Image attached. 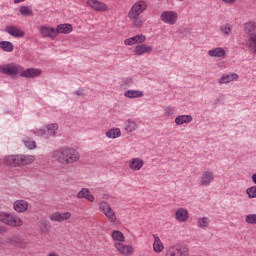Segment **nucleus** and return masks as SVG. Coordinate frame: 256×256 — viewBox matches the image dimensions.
Masks as SVG:
<instances>
[{
	"mask_svg": "<svg viewBox=\"0 0 256 256\" xmlns=\"http://www.w3.org/2000/svg\"><path fill=\"white\" fill-rule=\"evenodd\" d=\"M0 73H3V75H8L9 77L20 75V77H24L25 79H34V77H39L42 71L38 68H28L23 70L21 65L9 63L0 65Z\"/></svg>",
	"mask_w": 256,
	"mask_h": 256,
	"instance_id": "nucleus-1",
	"label": "nucleus"
},
{
	"mask_svg": "<svg viewBox=\"0 0 256 256\" xmlns=\"http://www.w3.org/2000/svg\"><path fill=\"white\" fill-rule=\"evenodd\" d=\"M52 159L60 165H73L81 159L79 151L73 147L64 146L52 152Z\"/></svg>",
	"mask_w": 256,
	"mask_h": 256,
	"instance_id": "nucleus-2",
	"label": "nucleus"
},
{
	"mask_svg": "<svg viewBox=\"0 0 256 256\" xmlns=\"http://www.w3.org/2000/svg\"><path fill=\"white\" fill-rule=\"evenodd\" d=\"M35 161V156L33 155H11L5 157L6 165L11 167H21V165H31Z\"/></svg>",
	"mask_w": 256,
	"mask_h": 256,
	"instance_id": "nucleus-3",
	"label": "nucleus"
},
{
	"mask_svg": "<svg viewBox=\"0 0 256 256\" xmlns=\"http://www.w3.org/2000/svg\"><path fill=\"white\" fill-rule=\"evenodd\" d=\"M0 222L8 227L23 226V220L19 216L3 211H0Z\"/></svg>",
	"mask_w": 256,
	"mask_h": 256,
	"instance_id": "nucleus-4",
	"label": "nucleus"
},
{
	"mask_svg": "<svg viewBox=\"0 0 256 256\" xmlns=\"http://www.w3.org/2000/svg\"><path fill=\"white\" fill-rule=\"evenodd\" d=\"M59 125L57 123L49 124L46 128L39 129L36 131L38 137H43L44 139H49L50 137H55L57 135V130Z\"/></svg>",
	"mask_w": 256,
	"mask_h": 256,
	"instance_id": "nucleus-5",
	"label": "nucleus"
},
{
	"mask_svg": "<svg viewBox=\"0 0 256 256\" xmlns=\"http://www.w3.org/2000/svg\"><path fill=\"white\" fill-rule=\"evenodd\" d=\"M100 211L105 215L109 223H116L117 222V215L113 208L107 203L106 201H102L99 206Z\"/></svg>",
	"mask_w": 256,
	"mask_h": 256,
	"instance_id": "nucleus-6",
	"label": "nucleus"
},
{
	"mask_svg": "<svg viewBox=\"0 0 256 256\" xmlns=\"http://www.w3.org/2000/svg\"><path fill=\"white\" fill-rule=\"evenodd\" d=\"M147 10V2L144 0L137 1L129 10L128 17H139L143 11Z\"/></svg>",
	"mask_w": 256,
	"mask_h": 256,
	"instance_id": "nucleus-7",
	"label": "nucleus"
},
{
	"mask_svg": "<svg viewBox=\"0 0 256 256\" xmlns=\"http://www.w3.org/2000/svg\"><path fill=\"white\" fill-rule=\"evenodd\" d=\"M160 19L166 25H175L177 19H179V15L173 10H168L161 13Z\"/></svg>",
	"mask_w": 256,
	"mask_h": 256,
	"instance_id": "nucleus-8",
	"label": "nucleus"
},
{
	"mask_svg": "<svg viewBox=\"0 0 256 256\" xmlns=\"http://www.w3.org/2000/svg\"><path fill=\"white\" fill-rule=\"evenodd\" d=\"M40 33L46 39H55L57 37L55 28L47 25L40 26Z\"/></svg>",
	"mask_w": 256,
	"mask_h": 256,
	"instance_id": "nucleus-9",
	"label": "nucleus"
},
{
	"mask_svg": "<svg viewBox=\"0 0 256 256\" xmlns=\"http://www.w3.org/2000/svg\"><path fill=\"white\" fill-rule=\"evenodd\" d=\"M50 221H54L55 223H61L63 221H67L68 219H71V214L69 212H64L61 214V212H54L49 216Z\"/></svg>",
	"mask_w": 256,
	"mask_h": 256,
	"instance_id": "nucleus-10",
	"label": "nucleus"
},
{
	"mask_svg": "<svg viewBox=\"0 0 256 256\" xmlns=\"http://www.w3.org/2000/svg\"><path fill=\"white\" fill-rule=\"evenodd\" d=\"M215 181V174L212 171H205L201 176L200 183L203 187H209Z\"/></svg>",
	"mask_w": 256,
	"mask_h": 256,
	"instance_id": "nucleus-11",
	"label": "nucleus"
},
{
	"mask_svg": "<svg viewBox=\"0 0 256 256\" xmlns=\"http://www.w3.org/2000/svg\"><path fill=\"white\" fill-rule=\"evenodd\" d=\"M114 247L115 249H117L119 253H121V255H124V256L132 255L134 251L133 246L125 245L121 242L115 243Z\"/></svg>",
	"mask_w": 256,
	"mask_h": 256,
	"instance_id": "nucleus-12",
	"label": "nucleus"
},
{
	"mask_svg": "<svg viewBox=\"0 0 256 256\" xmlns=\"http://www.w3.org/2000/svg\"><path fill=\"white\" fill-rule=\"evenodd\" d=\"M13 209L16 213H25L29 209V203L25 200H16L13 204Z\"/></svg>",
	"mask_w": 256,
	"mask_h": 256,
	"instance_id": "nucleus-13",
	"label": "nucleus"
},
{
	"mask_svg": "<svg viewBox=\"0 0 256 256\" xmlns=\"http://www.w3.org/2000/svg\"><path fill=\"white\" fill-rule=\"evenodd\" d=\"M77 199H86L90 203L95 201V197L91 194L88 188H82L76 195Z\"/></svg>",
	"mask_w": 256,
	"mask_h": 256,
	"instance_id": "nucleus-14",
	"label": "nucleus"
},
{
	"mask_svg": "<svg viewBox=\"0 0 256 256\" xmlns=\"http://www.w3.org/2000/svg\"><path fill=\"white\" fill-rule=\"evenodd\" d=\"M87 5L94 9V11H107V4L99 2L98 0H88Z\"/></svg>",
	"mask_w": 256,
	"mask_h": 256,
	"instance_id": "nucleus-15",
	"label": "nucleus"
},
{
	"mask_svg": "<svg viewBox=\"0 0 256 256\" xmlns=\"http://www.w3.org/2000/svg\"><path fill=\"white\" fill-rule=\"evenodd\" d=\"M6 31L11 37L22 38L25 37V32L16 26H7Z\"/></svg>",
	"mask_w": 256,
	"mask_h": 256,
	"instance_id": "nucleus-16",
	"label": "nucleus"
},
{
	"mask_svg": "<svg viewBox=\"0 0 256 256\" xmlns=\"http://www.w3.org/2000/svg\"><path fill=\"white\" fill-rule=\"evenodd\" d=\"M239 79V75L237 73L225 74L219 80V85H225L227 83H231V81H237Z\"/></svg>",
	"mask_w": 256,
	"mask_h": 256,
	"instance_id": "nucleus-17",
	"label": "nucleus"
},
{
	"mask_svg": "<svg viewBox=\"0 0 256 256\" xmlns=\"http://www.w3.org/2000/svg\"><path fill=\"white\" fill-rule=\"evenodd\" d=\"M175 217L177 221H180L181 223H185L189 219V212L185 208H179L175 212Z\"/></svg>",
	"mask_w": 256,
	"mask_h": 256,
	"instance_id": "nucleus-18",
	"label": "nucleus"
},
{
	"mask_svg": "<svg viewBox=\"0 0 256 256\" xmlns=\"http://www.w3.org/2000/svg\"><path fill=\"white\" fill-rule=\"evenodd\" d=\"M143 165H145V162H143V160L141 158H133L129 162V168L132 171H140V169L143 167Z\"/></svg>",
	"mask_w": 256,
	"mask_h": 256,
	"instance_id": "nucleus-19",
	"label": "nucleus"
},
{
	"mask_svg": "<svg viewBox=\"0 0 256 256\" xmlns=\"http://www.w3.org/2000/svg\"><path fill=\"white\" fill-rule=\"evenodd\" d=\"M135 43H145V35H135L124 41L125 45H135Z\"/></svg>",
	"mask_w": 256,
	"mask_h": 256,
	"instance_id": "nucleus-20",
	"label": "nucleus"
},
{
	"mask_svg": "<svg viewBox=\"0 0 256 256\" xmlns=\"http://www.w3.org/2000/svg\"><path fill=\"white\" fill-rule=\"evenodd\" d=\"M151 51H153V47L147 46V44H141L135 47L134 53H136L138 56H141L145 55V53H151Z\"/></svg>",
	"mask_w": 256,
	"mask_h": 256,
	"instance_id": "nucleus-21",
	"label": "nucleus"
},
{
	"mask_svg": "<svg viewBox=\"0 0 256 256\" xmlns=\"http://www.w3.org/2000/svg\"><path fill=\"white\" fill-rule=\"evenodd\" d=\"M56 31V37L59 33H63L64 35H67L73 31V26L71 24H60L55 28Z\"/></svg>",
	"mask_w": 256,
	"mask_h": 256,
	"instance_id": "nucleus-22",
	"label": "nucleus"
},
{
	"mask_svg": "<svg viewBox=\"0 0 256 256\" xmlns=\"http://www.w3.org/2000/svg\"><path fill=\"white\" fill-rule=\"evenodd\" d=\"M152 237L154 238L153 249L155 253H161L165 249L163 242H161V238L157 236V234H153Z\"/></svg>",
	"mask_w": 256,
	"mask_h": 256,
	"instance_id": "nucleus-23",
	"label": "nucleus"
},
{
	"mask_svg": "<svg viewBox=\"0 0 256 256\" xmlns=\"http://www.w3.org/2000/svg\"><path fill=\"white\" fill-rule=\"evenodd\" d=\"M191 121H193V116H191V115H179L175 118L174 123L176 125H184V123L189 124V123H191Z\"/></svg>",
	"mask_w": 256,
	"mask_h": 256,
	"instance_id": "nucleus-24",
	"label": "nucleus"
},
{
	"mask_svg": "<svg viewBox=\"0 0 256 256\" xmlns=\"http://www.w3.org/2000/svg\"><path fill=\"white\" fill-rule=\"evenodd\" d=\"M128 99H139V97H143V91L141 90H127L124 93Z\"/></svg>",
	"mask_w": 256,
	"mask_h": 256,
	"instance_id": "nucleus-25",
	"label": "nucleus"
},
{
	"mask_svg": "<svg viewBox=\"0 0 256 256\" xmlns=\"http://www.w3.org/2000/svg\"><path fill=\"white\" fill-rule=\"evenodd\" d=\"M209 57H225V49L218 47L208 51Z\"/></svg>",
	"mask_w": 256,
	"mask_h": 256,
	"instance_id": "nucleus-26",
	"label": "nucleus"
},
{
	"mask_svg": "<svg viewBox=\"0 0 256 256\" xmlns=\"http://www.w3.org/2000/svg\"><path fill=\"white\" fill-rule=\"evenodd\" d=\"M244 31L247 35H256V23L248 22L244 25Z\"/></svg>",
	"mask_w": 256,
	"mask_h": 256,
	"instance_id": "nucleus-27",
	"label": "nucleus"
},
{
	"mask_svg": "<svg viewBox=\"0 0 256 256\" xmlns=\"http://www.w3.org/2000/svg\"><path fill=\"white\" fill-rule=\"evenodd\" d=\"M121 135V130L119 128H111L106 132V137L108 139H117Z\"/></svg>",
	"mask_w": 256,
	"mask_h": 256,
	"instance_id": "nucleus-28",
	"label": "nucleus"
},
{
	"mask_svg": "<svg viewBox=\"0 0 256 256\" xmlns=\"http://www.w3.org/2000/svg\"><path fill=\"white\" fill-rule=\"evenodd\" d=\"M0 49L5 51L6 53H11V52H13L14 46H13V43H11L9 41H1Z\"/></svg>",
	"mask_w": 256,
	"mask_h": 256,
	"instance_id": "nucleus-29",
	"label": "nucleus"
},
{
	"mask_svg": "<svg viewBox=\"0 0 256 256\" xmlns=\"http://www.w3.org/2000/svg\"><path fill=\"white\" fill-rule=\"evenodd\" d=\"M19 12L23 17H33V9L30 6H21Z\"/></svg>",
	"mask_w": 256,
	"mask_h": 256,
	"instance_id": "nucleus-30",
	"label": "nucleus"
},
{
	"mask_svg": "<svg viewBox=\"0 0 256 256\" xmlns=\"http://www.w3.org/2000/svg\"><path fill=\"white\" fill-rule=\"evenodd\" d=\"M248 47L252 53H256V35H248Z\"/></svg>",
	"mask_w": 256,
	"mask_h": 256,
	"instance_id": "nucleus-31",
	"label": "nucleus"
},
{
	"mask_svg": "<svg viewBox=\"0 0 256 256\" xmlns=\"http://www.w3.org/2000/svg\"><path fill=\"white\" fill-rule=\"evenodd\" d=\"M111 237L113 241H119L120 243H123V241H125V235H123L122 232L119 230L113 231Z\"/></svg>",
	"mask_w": 256,
	"mask_h": 256,
	"instance_id": "nucleus-32",
	"label": "nucleus"
},
{
	"mask_svg": "<svg viewBox=\"0 0 256 256\" xmlns=\"http://www.w3.org/2000/svg\"><path fill=\"white\" fill-rule=\"evenodd\" d=\"M125 129L128 133H133L137 129V123L135 121L128 120L125 124Z\"/></svg>",
	"mask_w": 256,
	"mask_h": 256,
	"instance_id": "nucleus-33",
	"label": "nucleus"
},
{
	"mask_svg": "<svg viewBox=\"0 0 256 256\" xmlns=\"http://www.w3.org/2000/svg\"><path fill=\"white\" fill-rule=\"evenodd\" d=\"M197 223L200 229H207L209 227V219L207 217L198 218Z\"/></svg>",
	"mask_w": 256,
	"mask_h": 256,
	"instance_id": "nucleus-34",
	"label": "nucleus"
},
{
	"mask_svg": "<svg viewBox=\"0 0 256 256\" xmlns=\"http://www.w3.org/2000/svg\"><path fill=\"white\" fill-rule=\"evenodd\" d=\"M246 194L248 195L249 199L256 198V186H251L246 189Z\"/></svg>",
	"mask_w": 256,
	"mask_h": 256,
	"instance_id": "nucleus-35",
	"label": "nucleus"
},
{
	"mask_svg": "<svg viewBox=\"0 0 256 256\" xmlns=\"http://www.w3.org/2000/svg\"><path fill=\"white\" fill-rule=\"evenodd\" d=\"M246 223L248 225H256V214H249L245 217Z\"/></svg>",
	"mask_w": 256,
	"mask_h": 256,
	"instance_id": "nucleus-36",
	"label": "nucleus"
},
{
	"mask_svg": "<svg viewBox=\"0 0 256 256\" xmlns=\"http://www.w3.org/2000/svg\"><path fill=\"white\" fill-rule=\"evenodd\" d=\"M40 231H42V233H49V224H47V220L40 221Z\"/></svg>",
	"mask_w": 256,
	"mask_h": 256,
	"instance_id": "nucleus-37",
	"label": "nucleus"
},
{
	"mask_svg": "<svg viewBox=\"0 0 256 256\" xmlns=\"http://www.w3.org/2000/svg\"><path fill=\"white\" fill-rule=\"evenodd\" d=\"M220 31L221 33H223V35H227V36L231 35V25L225 24L220 28Z\"/></svg>",
	"mask_w": 256,
	"mask_h": 256,
	"instance_id": "nucleus-38",
	"label": "nucleus"
},
{
	"mask_svg": "<svg viewBox=\"0 0 256 256\" xmlns=\"http://www.w3.org/2000/svg\"><path fill=\"white\" fill-rule=\"evenodd\" d=\"M164 114L166 117H171V115H175V107L168 106L164 109Z\"/></svg>",
	"mask_w": 256,
	"mask_h": 256,
	"instance_id": "nucleus-39",
	"label": "nucleus"
},
{
	"mask_svg": "<svg viewBox=\"0 0 256 256\" xmlns=\"http://www.w3.org/2000/svg\"><path fill=\"white\" fill-rule=\"evenodd\" d=\"M129 19L133 20V24L136 27H141V25H143V21L141 20V17H139V16L129 17Z\"/></svg>",
	"mask_w": 256,
	"mask_h": 256,
	"instance_id": "nucleus-40",
	"label": "nucleus"
},
{
	"mask_svg": "<svg viewBox=\"0 0 256 256\" xmlns=\"http://www.w3.org/2000/svg\"><path fill=\"white\" fill-rule=\"evenodd\" d=\"M24 145L25 147H27L28 149H35L37 147V144L35 143V141L32 140H26L24 141Z\"/></svg>",
	"mask_w": 256,
	"mask_h": 256,
	"instance_id": "nucleus-41",
	"label": "nucleus"
},
{
	"mask_svg": "<svg viewBox=\"0 0 256 256\" xmlns=\"http://www.w3.org/2000/svg\"><path fill=\"white\" fill-rule=\"evenodd\" d=\"M74 94L77 95V97H83L85 95V89L80 88L77 91H75Z\"/></svg>",
	"mask_w": 256,
	"mask_h": 256,
	"instance_id": "nucleus-42",
	"label": "nucleus"
},
{
	"mask_svg": "<svg viewBox=\"0 0 256 256\" xmlns=\"http://www.w3.org/2000/svg\"><path fill=\"white\" fill-rule=\"evenodd\" d=\"M10 243H12V244H19V243H21V238H19V237L11 238L10 239Z\"/></svg>",
	"mask_w": 256,
	"mask_h": 256,
	"instance_id": "nucleus-43",
	"label": "nucleus"
},
{
	"mask_svg": "<svg viewBox=\"0 0 256 256\" xmlns=\"http://www.w3.org/2000/svg\"><path fill=\"white\" fill-rule=\"evenodd\" d=\"M221 101H223V97H218V98H216V99L214 100V105H215V107H217V105H218Z\"/></svg>",
	"mask_w": 256,
	"mask_h": 256,
	"instance_id": "nucleus-44",
	"label": "nucleus"
},
{
	"mask_svg": "<svg viewBox=\"0 0 256 256\" xmlns=\"http://www.w3.org/2000/svg\"><path fill=\"white\" fill-rule=\"evenodd\" d=\"M223 3H226L227 5H233V3H235V1L237 0H222Z\"/></svg>",
	"mask_w": 256,
	"mask_h": 256,
	"instance_id": "nucleus-45",
	"label": "nucleus"
},
{
	"mask_svg": "<svg viewBox=\"0 0 256 256\" xmlns=\"http://www.w3.org/2000/svg\"><path fill=\"white\" fill-rule=\"evenodd\" d=\"M3 233H7V229L3 226H0V235H3Z\"/></svg>",
	"mask_w": 256,
	"mask_h": 256,
	"instance_id": "nucleus-46",
	"label": "nucleus"
},
{
	"mask_svg": "<svg viewBox=\"0 0 256 256\" xmlns=\"http://www.w3.org/2000/svg\"><path fill=\"white\" fill-rule=\"evenodd\" d=\"M253 184L256 185V173L252 175Z\"/></svg>",
	"mask_w": 256,
	"mask_h": 256,
	"instance_id": "nucleus-47",
	"label": "nucleus"
},
{
	"mask_svg": "<svg viewBox=\"0 0 256 256\" xmlns=\"http://www.w3.org/2000/svg\"><path fill=\"white\" fill-rule=\"evenodd\" d=\"M48 256H59V255H57V253L55 252H51L50 254H48Z\"/></svg>",
	"mask_w": 256,
	"mask_h": 256,
	"instance_id": "nucleus-48",
	"label": "nucleus"
},
{
	"mask_svg": "<svg viewBox=\"0 0 256 256\" xmlns=\"http://www.w3.org/2000/svg\"><path fill=\"white\" fill-rule=\"evenodd\" d=\"M25 0H14V3H23Z\"/></svg>",
	"mask_w": 256,
	"mask_h": 256,
	"instance_id": "nucleus-49",
	"label": "nucleus"
}]
</instances>
